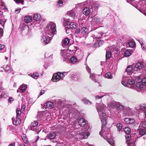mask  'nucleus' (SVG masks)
<instances>
[{
  "instance_id": "f257e3e1",
  "label": "nucleus",
  "mask_w": 146,
  "mask_h": 146,
  "mask_svg": "<svg viewBox=\"0 0 146 146\" xmlns=\"http://www.w3.org/2000/svg\"><path fill=\"white\" fill-rule=\"evenodd\" d=\"M96 106L103 125L102 126V129L100 132V135L105 139L108 140L109 143L111 145L113 146L114 145L113 140L111 139H108L110 136L109 133L110 129L105 126L107 123V115L105 113L106 106L102 102V104L97 103Z\"/></svg>"
},
{
  "instance_id": "f03ea898",
  "label": "nucleus",
  "mask_w": 146,
  "mask_h": 146,
  "mask_svg": "<svg viewBox=\"0 0 146 146\" xmlns=\"http://www.w3.org/2000/svg\"><path fill=\"white\" fill-rule=\"evenodd\" d=\"M46 32L43 33L41 36V41L44 44H46L49 43L52 39V37L56 33V24L51 23L47 25L45 29Z\"/></svg>"
},
{
  "instance_id": "7ed1b4c3",
  "label": "nucleus",
  "mask_w": 146,
  "mask_h": 146,
  "mask_svg": "<svg viewBox=\"0 0 146 146\" xmlns=\"http://www.w3.org/2000/svg\"><path fill=\"white\" fill-rule=\"evenodd\" d=\"M67 72H64L61 73L60 72H58L54 74L52 79L53 82H57L60 79H63L65 76L64 74H66Z\"/></svg>"
},
{
  "instance_id": "20e7f679",
  "label": "nucleus",
  "mask_w": 146,
  "mask_h": 146,
  "mask_svg": "<svg viewBox=\"0 0 146 146\" xmlns=\"http://www.w3.org/2000/svg\"><path fill=\"white\" fill-rule=\"evenodd\" d=\"M93 0H87L85 1L80 3L79 5L81 7L88 6L90 9H93Z\"/></svg>"
},
{
  "instance_id": "39448f33",
  "label": "nucleus",
  "mask_w": 146,
  "mask_h": 146,
  "mask_svg": "<svg viewBox=\"0 0 146 146\" xmlns=\"http://www.w3.org/2000/svg\"><path fill=\"white\" fill-rule=\"evenodd\" d=\"M90 130V129L88 128L87 129H86L84 131H81L77 134L82 136L81 137L82 139H86L90 135L89 132Z\"/></svg>"
},
{
  "instance_id": "423d86ee",
  "label": "nucleus",
  "mask_w": 146,
  "mask_h": 146,
  "mask_svg": "<svg viewBox=\"0 0 146 146\" xmlns=\"http://www.w3.org/2000/svg\"><path fill=\"white\" fill-rule=\"evenodd\" d=\"M38 124V123L36 121H34L31 123V129L35 131V134H38L41 131V129L39 130L38 129V127L37 126Z\"/></svg>"
},
{
  "instance_id": "0eeeda50",
  "label": "nucleus",
  "mask_w": 146,
  "mask_h": 146,
  "mask_svg": "<svg viewBox=\"0 0 146 146\" xmlns=\"http://www.w3.org/2000/svg\"><path fill=\"white\" fill-rule=\"evenodd\" d=\"M64 102L58 100H56L54 102V106L58 109H62L64 108Z\"/></svg>"
},
{
  "instance_id": "6e6552de",
  "label": "nucleus",
  "mask_w": 146,
  "mask_h": 146,
  "mask_svg": "<svg viewBox=\"0 0 146 146\" xmlns=\"http://www.w3.org/2000/svg\"><path fill=\"white\" fill-rule=\"evenodd\" d=\"M146 85V78H143L141 80L138 81L136 84V87L139 88H141L144 86Z\"/></svg>"
},
{
  "instance_id": "1a4fd4ad",
  "label": "nucleus",
  "mask_w": 146,
  "mask_h": 146,
  "mask_svg": "<svg viewBox=\"0 0 146 146\" xmlns=\"http://www.w3.org/2000/svg\"><path fill=\"white\" fill-rule=\"evenodd\" d=\"M133 65L128 66H127L126 71L124 72V74L125 75L127 74L128 75H130L132 73L133 70Z\"/></svg>"
},
{
  "instance_id": "9d476101",
  "label": "nucleus",
  "mask_w": 146,
  "mask_h": 146,
  "mask_svg": "<svg viewBox=\"0 0 146 146\" xmlns=\"http://www.w3.org/2000/svg\"><path fill=\"white\" fill-rule=\"evenodd\" d=\"M135 109L138 112H141V111L145 110L146 108L145 105L142 104L140 105L139 106H137L136 107Z\"/></svg>"
},
{
  "instance_id": "9b49d317",
  "label": "nucleus",
  "mask_w": 146,
  "mask_h": 146,
  "mask_svg": "<svg viewBox=\"0 0 146 146\" xmlns=\"http://www.w3.org/2000/svg\"><path fill=\"white\" fill-rule=\"evenodd\" d=\"M134 137V138L131 137L129 134H126L125 135V138L126 142L127 143H129L131 142V141L133 140L134 141L135 140V137Z\"/></svg>"
},
{
  "instance_id": "f8f14e48",
  "label": "nucleus",
  "mask_w": 146,
  "mask_h": 146,
  "mask_svg": "<svg viewBox=\"0 0 146 146\" xmlns=\"http://www.w3.org/2000/svg\"><path fill=\"white\" fill-rule=\"evenodd\" d=\"M12 121L13 124L16 125L19 124L21 122L19 117H16L15 118L13 117L12 118Z\"/></svg>"
},
{
  "instance_id": "ddd939ff",
  "label": "nucleus",
  "mask_w": 146,
  "mask_h": 146,
  "mask_svg": "<svg viewBox=\"0 0 146 146\" xmlns=\"http://www.w3.org/2000/svg\"><path fill=\"white\" fill-rule=\"evenodd\" d=\"M56 136V133L54 132H51L47 134L46 137V139L50 140L54 139Z\"/></svg>"
},
{
  "instance_id": "4468645a",
  "label": "nucleus",
  "mask_w": 146,
  "mask_h": 146,
  "mask_svg": "<svg viewBox=\"0 0 146 146\" xmlns=\"http://www.w3.org/2000/svg\"><path fill=\"white\" fill-rule=\"evenodd\" d=\"M135 67L133 69V70L135 71H138L139 70L143 68V65L142 63L139 62L136 64L135 65Z\"/></svg>"
},
{
  "instance_id": "2eb2a0df",
  "label": "nucleus",
  "mask_w": 146,
  "mask_h": 146,
  "mask_svg": "<svg viewBox=\"0 0 146 146\" xmlns=\"http://www.w3.org/2000/svg\"><path fill=\"white\" fill-rule=\"evenodd\" d=\"M103 41L102 40H99L95 42L93 45V47L94 48H97L99 47L102 46L103 44Z\"/></svg>"
},
{
  "instance_id": "dca6fc26",
  "label": "nucleus",
  "mask_w": 146,
  "mask_h": 146,
  "mask_svg": "<svg viewBox=\"0 0 146 146\" xmlns=\"http://www.w3.org/2000/svg\"><path fill=\"white\" fill-rule=\"evenodd\" d=\"M117 103L114 101L110 102L108 104V106L110 108H112L115 107L116 108Z\"/></svg>"
},
{
  "instance_id": "f3484780",
  "label": "nucleus",
  "mask_w": 146,
  "mask_h": 146,
  "mask_svg": "<svg viewBox=\"0 0 146 146\" xmlns=\"http://www.w3.org/2000/svg\"><path fill=\"white\" fill-rule=\"evenodd\" d=\"M89 31L88 29L86 27L84 26L82 27L81 30V33L83 35L88 34L89 33Z\"/></svg>"
},
{
  "instance_id": "a211bd4d",
  "label": "nucleus",
  "mask_w": 146,
  "mask_h": 146,
  "mask_svg": "<svg viewBox=\"0 0 146 146\" xmlns=\"http://www.w3.org/2000/svg\"><path fill=\"white\" fill-rule=\"evenodd\" d=\"M70 39L68 38H65L63 41L62 43L63 47H65L66 45H68L69 43Z\"/></svg>"
},
{
  "instance_id": "6ab92c4d",
  "label": "nucleus",
  "mask_w": 146,
  "mask_h": 146,
  "mask_svg": "<svg viewBox=\"0 0 146 146\" xmlns=\"http://www.w3.org/2000/svg\"><path fill=\"white\" fill-rule=\"evenodd\" d=\"M78 123L80 126L83 127L86 124V121L83 118L80 119L78 120Z\"/></svg>"
},
{
  "instance_id": "aec40b11",
  "label": "nucleus",
  "mask_w": 146,
  "mask_h": 146,
  "mask_svg": "<svg viewBox=\"0 0 146 146\" xmlns=\"http://www.w3.org/2000/svg\"><path fill=\"white\" fill-rule=\"evenodd\" d=\"M98 76L97 75H95L94 74H90V78L95 82H98L97 79Z\"/></svg>"
},
{
  "instance_id": "412c9836",
  "label": "nucleus",
  "mask_w": 146,
  "mask_h": 146,
  "mask_svg": "<svg viewBox=\"0 0 146 146\" xmlns=\"http://www.w3.org/2000/svg\"><path fill=\"white\" fill-rule=\"evenodd\" d=\"M134 137H135V140L131 142L130 143H127V146H135L134 142H135L137 140V139L138 138L137 135L135 134H134Z\"/></svg>"
},
{
  "instance_id": "4be33fe9",
  "label": "nucleus",
  "mask_w": 146,
  "mask_h": 146,
  "mask_svg": "<svg viewBox=\"0 0 146 146\" xmlns=\"http://www.w3.org/2000/svg\"><path fill=\"white\" fill-rule=\"evenodd\" d=\"M100 18L98 17H96L92 20V23L93 25H95L100 22Z\"/></svg>"
},
{
  "instance_id": "5701e85b",
  "label": "nucleus",
  "mask_w": 146,
  "mask_h": 146,
  "mask_svg": "<svg viewBox=\"0 0 146 146\" xmlns=\"http://www.w3.org/2000/svg\"><path fill=\"white\" fill-rule=\"evenodd\" d=\"M69 26L70 28L74 29L77 28L78 26V25L76 23L73 22H71Z\"/></svg>"
},
{
  "instance_id": "b1692460",
  "label": "nucleus",
  "mask_w": 146,
  "mask_h": 146,
  "mask_svg": "<svg viewBox=\"0 0 146 146\" xmlns=\"http://www.w3.org/2000/svg\"><path fill=\"white\" fill-rule=\"evenodd\" d=\"M89 7H86L83 10V13L85 15H89L90 13V10L89 9Z\"/></svg>"
},
{
  "instance_id": "393cba45",
  "label": "nucleus",
  "mask_w": 146,
  "mask_h": 146,
  "mask_svg": "<svg viewBox=\"0 0 146 146\" xmlns=\"http://www.w3.org/2000/svg\"><path fill=\"white\" fill-rule=\"evenodd\" d=\"M3 68L4 70L6 72L10 73L11 72L10 67L8 65L3 66Z\"/></svg>"
},
{
  "instance_id": "a878e982",
  "label": "nucleus",
  "mask_w": 146,
  "mask_h": 146,
  "mask_svg": "<svg viewBox=\"0 0 146 146\" xmlns=\"http://www.w3.org/2000/svg\"><path fill=\"white\" fill-rule=\"evenodd\" d=\"M46 106L47 108L51 109L53 106H54V102L53 103L51 102H48L46 104Z\"/></svg>"
},
{
  "instance_id": "bb28decb",
  "label": "nucleus",
  "mask_w": 146,
  "mask_h": 146,
  "mask_svg": "<svg viewBox=\"0 0 146 146\" xmlns=\"http://www.w3.org/2000/svg\"><path fill=\"white\" fill-rule=\"evenodd\" d=\"M32 17L30 16H26L25 18V23H28L32 21Z\"/></svg>"
},
{
  "instance_id": "cd10ccee",
  "label": "nucleus",
  "mask_w": 146,
  "mask_h": 146,
  "mask_svg": "<svg viewBox=\"0 0 146 146\" xmlns=\"http://www.w3.org/2000/svg\"><path fill=\"white\" fill-rule=\"evenodd\" d=\"M82 101L85 104H89L90 105L92 104V103L90 101L85 98H83L82 100Z\"/></svg>"
},
{
  "instance_id": "c85d7f7f",
  "label": "nucleus",
  "mask_w": 146,
  "mask_h": 146,
  "mask_svg": "<svg viewBox=\"0 0 146 146\" xmlns=\"http://www.w3.org/2000/svg\"><path fill=\"white\" fill-rule=\"evenodd\" d=\"M116 108L117 110L121 111L124 109V107L122 105L119 104V103H117Z\"/></svg>"
},
{
  "instance_id": "c756f323",
  "label": "nucleus",
  "mask_w": 146,
  "mask_h": 146,
  "mask_svg": "<svg viewBox=\"0 0 146 146\" xmlns=\"http://www.w3.org/2000/svg\"><path fill=\"white\" fill-rule=\"evenodd\" d=\"M33 18L34 20L36 21H38L41 19V16L40 15L36 14L34 15Z\"/></svg>"
},
{
  "instance_id": "7c9ffc66",
  "label": "nucleus",
  "mask_w": 146,
  "mask_h": 146,
  "mask_svg": "<svg viewBox=\"0 0 146 146\" xmlns=\"http://www.w3.org/2000/svg\"><path fill=\"white\" fill-rule=\"evenodd\" d=\"M21 137L22 138V139L24 142L25 143H28V140L26 134H23L21 135Z\"/></svg>"
},
{
  "instance_id": "2f4dec72",
  "label": "nucleus",
  "mask_w": 146,
  "mask_h": 146,
  "mask_svg": "<svg viewBox=\"0 0 146 146\" xmlns=\"http://www.w3.org/2000/svg\"><path fill=\"white\" fill-rule=\"evenodd\" d=\"M103 34L102 32H100L98 33L96 36L95 35H93L92 37L94 39L97 37L98 38H100L103 35Z\"/></svg>"
},
{
  "instance_id": "473e14b6",
  "label": "nucleus",
  "mask_w": 146,
  "mask_h": 146,
  "mask_svg": "<svg viewBox=\"0 0 146 146\" xmlns=\"http://www.w3.org/2000/svg\"><path fill=\"white\" fill-rule=\"evenodd\" d=\"M44 113L40 112L38 113L37 115V118L38 119H40L43 118L44 116Z\"/></svg>"
},
{
  "instance_id": "72a5a7b5",
  "label": "nucleus",
  "mask_w": 146,
  "mask_h": 146,
  "mask_svg": "<svg viewBox=\"0 0 146 146\" xmlns=\"http://www.w3.org/2000/svg\"><path fill=\"white\" fill-rule=\"evenodd\" d=\"M70 61L72 64H75L77 62V59L75 56H73L70 59Z\"/></svg>"
},
{
  "instance_id": "f704fd0d",
  "label": "nucleus",
  "mask_w": 146,
  "mask_h": 146,
  "mask_svg": "<svg viewBox=\"0 0 146 146\" xmlns=\"http://www.w3.org/2000/svg\"><path fill=\"white\" fill-rule=\"evenodd\" d=\"M27 88V86L26 85H23L20 86V89L21 91V92H23L25 91Z\"/></svg>"
},
{
  "instance_id": "c9c22d12",
  "label": "nucleus",
  "mask_w": 146,
  "mask_h": 146,
  "mask_svg": "<svg viewBox=\"0 0 146 146\" xmlns=\"http://www.w3.org/2000/svg\"><path fill=\"white\" fill-rule=\"evenodd\" d=\"M124 131L126 134H129L131 133V129L129 127H125Z\"/></svg>"
},
{
  "instance_id": "e433bc0d",
  "label": "nucleus",
  "mask_w": 146,
  "mask_h": 146,
  "mask_svg": "<svg viewBox=\"0 0 146 146\" xmlns=\"http://www.w3.org/2000/svg\"><path fill=\"white\" fill-rule=\"evenodd\" d=\"M127 80L128 85L129 84L131 85H133L135 83V80L134 79L130 78Z\"/></svg>"
},
{
  "instance_id": "4c0bfd02",
  "label": "nucleus",
  "mask_w": 146,
  "mask_h": 146,
  "mask_svg": "<svg viewBox=\"0 0 146 146\" xmlns=\"http://www.w3.org/2000/svg\"><path fill=\"white\" fill-rule=\"evenodd\" d=\"M139 133L141 136H143L146 134V129H141L140 130Z\"/></svg>"
},
{
  "instance_id": "58836bf2",
  "label": "nucleus",
  "mask_w": 146,
  "mask_h": 146,
  "mask_svg": "<svg viewBox=\"0 0 146 146\" xmlns=\"http://www.w3.org/2000/svg\"><path fill=\"white\" fill-rule=\"evenodd\" d=\"M111 56V54L110 52L107 51L106 50V59H110Z\"/></svg>"
},
{
  "instance_id": "ea45409f",
  "label": "nucleus",
  "mask_w": 146,
  "mask_h": 146,
  "mask_svg": "<svg viewBox=\"0 0 146 146\" xmlns=\"http://www.w3.org/2000/svg\"><path fill=\"white\" fill-rule=\"evenodd\" d=\"M98 4L96 2L93 3V9L94 8V10L95 11H96L97 10V8L98 6Z\"/></svg>"
},
{
  "instance_id": "a19ab883",
  "label": "nucleus",
  "mask_w": 146,
  "mask_h": 146,
  "mask_svg": "<svg viewBox=\"0 0 146 146\" xmlns=\"http://www.w3.org/2000/svg\"><path fill=\"white\" fill-rule=\"evenodd\" d=\"M16 113H17V116L16 117H19L21 115V111L20 110V108H18L16 110Z\"/></svg>"
},
{
  "instance_id": "79ce46f5",
  "label": "nucleus",
  "mask_w": 146,
  "mask_h": 146,
  "mask_svg": "<svg viewBox=\"0 0 146 146\" xmlns=\"http://www.w3.org/2000/svg\"><path fill=\"white\" fill-rule=\"evenodd\" d=\"M67 14L71 17H74L75 15L74 12L72 11H68Z\"/></svg>"
},
{
  "instance_id": "37998d69",
  "label": "nucleus",
  "mask_w": 146,
  "mask_h": 146,
  "mask_svg": "<svg viewBox=\"0 0 146 146\" xmlns=\"http://www.w3.org/2000/svg\"><path fill=\"white\" fill-rule=\"evenodd\" d=\"M131 55V53L129 50H126L124 52V55L125 57H128Z\"/></svg>"
},
{
  "instance_id": "c03bdc74",
  "label": "nucleus",
  "mask_w": 146,
  "mask_h": 146,
  "mask_svg": "<svg viewBox=\"0 0 146 146\" xmlns=\"http://www.w3.org/2000/svg\"><path fill=\"white\" fill-rule=\"evenodd\" d=\"M116 127L118 130L119 131H120L121 130L122 128V125L120 123H118L116 125Z\"/></svg>"
},
{
  "instance_id": "a18cd8bd",
  "label": "nucleus",
  "mask_w": 146,
  "mask_h": 146,
  "mask_svg": "<svg viewBox=\"0 0 146 146\" xmlns=\"http://www.w3.org/2000/svg\"><path fill=\"white\" fill-rule=\"evenodd\" d=\"M129 46L133 48L135 46V43L133 41H131L129 42Z\"/></svg>"
},
{
  "instance_id": "49530a36",
  "label": "nucleus",
  "mask_w": 146,
  "mask_h": 146,
  "mask_svg": "<svg viewBox=\"0 0 146 146\" xmlns=\"http://www.w3.org/2000/svg\"><path fill=\"white\" fill-rule=\"evenodd\" d=\"M104 95H97L95 96L96 99L97 101L98 99H100V101H102L101 98L104 97Z\"/></svg>"
},
{
  "instance_id": "de8ad7c7",
  "label": "nucleus",
  "mask_w": 146,
  "mask_h": 146,
  "mask_svg": "<svg viewBox=\"0 0 146 146\" xmlns=\"http://www.w3.org/2000/svg\"><path fill=\"white\" fill-rule=\"evenodd\" d=\"M105 76L108 79H111L112 78L111 74L110 72L107 73Z\"/></svg>"
},
{
  "instance_id": "09e8293b",
  "label": "nucleus",
  "mask_w": 146,
  "mask_h": 146,
  "mask_svg": "<svg viewBox=\"0 0 146 146\" xmlns=\"http://www.w3.org/2000/svg\"><path fill=\"white\" fill-rule=\"evenodd\" d=\"M32 76L33 78L36 79L39 76V74L37 73H35L33 74Z\"/></svg>"
},
{
  "instance_id": "8fccbe9b",
  "label": "nucleus",
  "mask_w": 146,
  "mask_h": 146,
  "mask_svg": "<svg viewBox=\"0 0 146 146\" xmlns=\"http://www.w3.org/2000/svg\"><path fill=\"white\" fill-rule=\"evenodd\" d=\"M121 83L123 85L129 88V86L128 85V82H127V81L123 80L121 82Z\"/></svg>"
},
{
  "instance_id": "3c124183",
  "label": "nucleus",
  "mask_w": 146,
  "mask_h": 146,
  "mask_svg": "<svg viewBox=\"0 0 146 146\" xmlns=\"http://www.w3.org/2000/svg\"><path fill=\"white\" fill-rule=\"evenodd\" d=\"M1 95L2 96H3V97L5 98H7V97L9 96V94L7 92H2L1 94Z\"/></svg>"
},
{
  "instance_id": "603ef678",
  "label": "nucleus",
  "mask_w": 146,
  "mask_h": 146,
  "mask_svg": "<svg viewBox=\"0 0 146 146\" xmlns=\"http://www.w3.org/2000/svg\"><path fill=\"white\" fill-rule=\"evenodd\" d=\"M135 122V120L134 119L130 118L129 119V124H134Z\"/></svg>"
},
{
  "instance_id": "864d4df0",
  "label": "nucleus",
  "mask_w": 146,
  "mask_h": 146,
  "mask_svg": "<svg viewBox=\"0 0 146 146\" xmlns=\"http://www.w3.org/2000/svg\"><path fill=\"white\" fill-rule=\"evenodd\" d=\"M65 30L66 31V33L68 34H70L71 33V31H70V28L68 27H65Z\"/></svg>"
},
{
  "instance_id": "5fc2aeb1",
  "label": "nucleus",
  "mask_w": 146,
  "mask_h": 146,
  "mask_svg": "<svg viewBox=\"0 0 146 146\" xmlns=\"http://www.w3.org/2000/svg\"><path fill=\"white\" fill-rule=\"evenodd\" d=\"M6 21L0 19V25H1L3 27H4V25L5 24Z\"/></svg>"
},
{
  "instance_id": "6e6d98bb",
  "label": "nucleus",
  "mask_w": 146,
  "mask_h": 146,
  "mask_svg": "<svg viewBox=\"0 0 146 146\" xmlns=\"http://www.w3.org/2000/svg\"><path fill=\"white\" fill-rule=\"evenodd\" d=\"M70 19H66V20H65L64 21L65 23H64L65 24H66L67 25H70Z\"/></svg>"
},
{
  "instance_id": "4d7b16f0",
  "label": "nucleus",
  "mask_w": 146,
  "mask_h": 146,
  "mask_svg": "<svg viewBox=\"0 0 146 146\" xmlns=\"http://www.w3.org/2000/svg\"><path fill=\"white\" fill-rule=\"evenodd\" d=\"M141 126L144 128H146V121H143L141 123Z\"/></svg>"
},
{
  "instance_id": "13d9d810",
  "label": "nucleus",
  "mask_w": 146,
  "mask_h": 146,
  "mask_svg": "<svg viewBox=\"0 0 146 146\" xmlns=\"http://www.w3.org/2000/svg\"><path fill=\"white\" fill-rule=\"evenodd\" d=\"M63 5V3L62 1L59 0L58 1L57 5L58 6H62Z\"/></svg>"
},
{
  "instance_id": "bf43d9fd",
  "label": "nucleus",
  "mask_w": 146,
  "mask_h": 146,
  "mask_svg": "<svg viewBox=\"0 0 146 146\" xmlns=\"http://www.w3.org/2000/svg\"><path fill=\"white\" fill-rule=\"evenodd\" d=\"M79 79V76L77 75H75L73 76L72 79L75 81L78 80Z\"/></svg>"
},
{
  "instance_id": "052dcab7",
  "label": "nucleus",
  "mask_w": 146,
  "mask_h": 146,
  "mask_svg": "<svg viewBox=\"0 0 146 146\" xmlns=\"http://www.w3.org/2000/svg\"><path fill=\"white\" fill-rule=\"evenodd\" d=\"M15 1L17 3H21L22 4H23L24 1L23 0H15Z\"/></svg>"
},
{
  "instance_id": "680f3d73",
  "label": "nucleus",
  "mask_w": 146,
  "mask_h": 146,
  "mask_svg": "<svg viewBox=\"0 0 146 146\" xmlns=\"http://www.w3.org/2000/svg\"><path fill=\"white\" fill-rule=\"evenodd\" d=\"M3 29L1 28H0V38L3 36Z\"/></svg>"
},
{
  "instance_id": "e2e57ef3",
  "label": "nucleus",
  "mask_w": 146,
  "mask_h": 146,
  "mask_svg": "<svg viewBox=\"0 0 146 146\" xmlns=\"http://www.w3.org/2000/svg\"><path fill=\"white\" fill-rule=\"evenodd\" d=\"M80 32H81L80 29L79 28H78L76 30L75 33L76 34L78 35L80 33Z\"/></svg>"
},
{
  "instance_id": "0e129e2a",
  "label": "nucleus",
  "mask_w": 146,
  "mask_h": 146,
  "mask_svg": "<svg viewBox=\"0 0 146 146\" xmlns=\"http://www.w3.org/2000/svg\"><path fill=\"white\" fill-rule=\"evenodd\" d=\"M130 118H126L124 119L125 122L127 124H129V121Z\"/></svg>"
},
{
  "instance_id": "69168bd1",
  "label": "nucleus",
  "mask_w": 146,
  "mask_h": 146,
  "mask_svg": "<svg viewBox=\"0 0 146 146\" xmlns=\"http://www.w3.org/2000/svg\"><path fill=\"white\" fill-rule=\"evenodd\" d=\"M66 54V52L65 50L62 51L61 53V55L63 57H64Z\"/></svg>"
},
{
  "instance_id": "338daca9",
  "label": "nucleus",
  "mask_w": 146,
  "mask_h": 146,
  "mask_svg": "<svg viewBox=\"0 0 146 146\" xmlns=\"http://www.w3.org/2000/svg\"><path fill=\"white\" fill-rule=\"evenodd\" d=\"M4 47L5 46L4 45L0 44V50H2Z\"/></svg>"
},
{
  "instance_id": "774afa93",
  "label": "nucleus",
  "mask_w": 146,
  "mask_h": 146,
  "mask_svg": "<svg viewBox=\"0 0 146 146\" xmlns=\"http://www.w3.org/2000/svg\"><path fill=\"white\" fill-rule=\"evenodd\" d=\"M20 11V9H16L15 11V12L16 13H19Z\"/></svg>"
}]
</instances>
